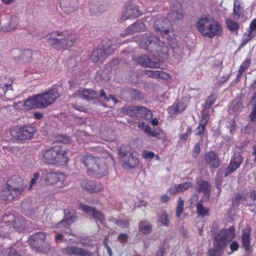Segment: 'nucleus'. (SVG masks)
Returning <instances> with one entry per match:
<instances>
[{
	"label": "nucleus",
	"mask_w": 256,
	"mask_h": 256,
	"mask_svg": "<svg viewBox=\"0 0 256 256\" xmlns=\"http://www.w3.org/2000/svg\"><path fill=\"white\" fill-rule=\"evenodd\" d=\"M13 80L8 76H2L0 77V94L4 96L7 92L12 90Z\"/></svg>",
	"instance_id": "27"
},
{
	"label": "nucleus",
	"mask_w": 256,
	"mask_h": 256,
	"mask_svg": "<svg viewBox=\"0 0 256 256\" xmlns=\"http://www.w3.org/2000/svg\"><path fill=\"white\" fill-rule=\"evenodd\" d=\"M0 256H22L12 248H8L0 252Z\"/></svg>",
	"instance_id": "42"
},
{
	"label": "nucleus",
	"mask_w": 256,
	"mask_h": 256,
	"mask_svg": "<svg viewBox=\"0 0 256 256\" xmlns=\"http://www.w3.org/2000/svg\"><path fill=\"white\" fill-rule=\"evenodd\" d=\"M170 198L167 194H163L160 196V202L162 203H166L169 201Z\"/></svg>",
	"instance_id": "64"
},
{
	"label": "nucleus",
	"mask_w": 256,
	"mask_h": 256,
	"mask_svg": "<svg viewBox=\"0 0 256 256\" xmlns=\"http://www.w3.org/2000/svg\"><path fill=\"white\" fill-rule=\"evenodd\" d=\"M192 129L191 128V127H188L185 134L180 135V138L184 141H186L188 139V136L192 133Z\"/></svg>",
	"instance_id": "55"
},
{
	"label": "nucleus",
	"mask_w": 256,
	"mask_h": 256,
	"mask_svg": "<svg viewBox=\"0 0 256 256\" xmlns=\"http://www.w3.org/2000/svg\"><path fill=\"white\" fill-rule=\"evenodd\" d=\"M186 107L187 105L182 100L174 102L170 108V113L172 114H180L184 110Z\"/></svg>",
	"instance_id": "32"
},
{
	"label": "nucleus",
	"mask_w": 256,
	"mask_h": 256,
	"mask_svg": "<svg viewBox=\"0 0 256 256\" xmlns=\"http://www.w3.org/2000/svg\"><path fill=\"white\" fill-rule=\"evenodd\" d=\"M124 167H128L130 168H134L138 166L139 164V159L134 155V154H130L126 160L122 161Z\"/></svg>",
	"instance_id": "31"
},
{
	"label": "nucleus",
	"mask_w": 256,
	"mask_h": 256,
	"mask_svg": "<svg viewBox=\"0 0 256 256\" xmlns=\"http://www.w3.org/2000/svg\"><path fill=\"white\" fill-rule=\"evenodd\" d=\"M196 26L203 36L210 38L220 36L222 33L220 24L210 15H202L196 22Z\"/></svg>",
	"instance_id": "5"
},
{
	"label": "nucleus",
	"mask_w": 256,
	"mask_h": 256,
	"mask_svg": "<svg viewBox=\"0 0 256 256\" xmlns=\"http://www.w3.org/2000/svg\"><path fill=\"white\" fill-rule=\"evenodd\" d=\"M140 3L144 6L150 7L154 4L157 0H140Z\"/></svg>",
	"instance_id": "53"
},
{
	"label": "nucleus",
	"mask_w": 256,
	"mask_h": 256,
	"mask_svg": "<svg viewBox=\"0 0 256 256\" xmlns=\"http://www.w3.org/2000/svg\"><path fill=\"white\" fill-rule=\"evenodd\" d=\"M256 36V18L253 19L250 22L249 28L243 35L242 42L239 49L243 48L249 41Z\"/></svg>",
	"instance_id": "18"
},
{
	"label": "nucleus",
	"mask_w": 256,
	"mask_h": 256,
	"mask_svg": "<svg viewBox=\"0 0 256 256\" xmlns=\"http://www.w3.org/2000/svg\"><path fill=\"white\" fill-rule=\"evenodd\" d=\"M196 190L198 193L210 194L211 190V186L209 182L204 180L201 178H199L197 179L196 182Z\"/></svg>",
	"instance_id": "28"
},
{
	"label": "nucleus",
	"mask_w": 256,
	"mask_h": 256,
	"mask_svg": "<svg viewBox=\"0 0 256 256\" xmlns=\"http://www.w3.org/2000/svg\"><path fill=\"white\" fill-rule=\"evenodd\" d=\"M89 8L91 15H96L104 12L108 6L105 0H91Z\"/></svg>",
	"instance_id": "19"
},
{
	"label": "nucleus",
	"mask_w": 256,
	"mask_h": 256,
	"mask_svg": "<svg viewBox=\"0 0 256 256\" xmlns=\"http://www.w3.org/2000/svg\"><path fill=\"white\" fill-rule=\"evenodd\" d=\"M179 190L180 192H184L194 186V184L191 182H185L178 184Z\"/></svg>",
	"instance_id": "44"
},
{
	"label": "nucleus",
	"mask_w": 256,
	"mask_h": 256,
	"mask_svg": "<svg viewBox=\"0 0 256 256\" xmlns=\"http://www.w3.org/2000/svg\"><path fill=\"white\" fill-rule=\"evenodd\" d=\"M240 5L236 6V4H234V14L236 16H238V17L240 16Z\"/></svg>",
	"instance_id": "63"
},
{
	"label": "nucleus",
	"mask_w": 256,
	"mask_h": 256,
	"mask_svg": "<svg viewBox=\"0 0 256 256\" xmlns=\"http://www.w3.org/2000/svg\"><path fill=\"white\" fill-rule=\"evenodd\" d=\"M26 188L23 180L18 176H12L3 187L1 198L4 200H14L20 196Z\"/></svg>",
	"instance_id": "7"
},
{
	"label": "nucleus",
	"mask_w": 256,
	"mask_h": 256,
	"mask_svg": "<svg viewBox=\"0 0 256 256\" xmlns=\"http://www.w3.org/2000/svg\"><path fill=\"white\" fill-rule=\"evenodd\" d=\"M252 60L250 58H246L245 60L240 66L236 76L235 80L236 82L240 81L244 72L246 71L250 67Z\"/></svg>",
	"instance_id": "33"
},
{
	"label": "nucleus",
	"mask_w": 256,
	"mask_h": 256,
	"mask_svg": "<svg viewBox=\"0 0 256 256\" xmlns=\"http://www.w3.org/2000/svg\"><path fill=\"white\" fill-rule=\"evenodd\" d=\"M128 238V236L126 234L121 233L118 236V240L122 242H126Z\"/></svg>",
	"instance_id": "58"
},
{
	"label": "nucleus",
	"mask_w": 256,
	"mask_h": 256,
	"mask_svg": "<svg viewBox=\"0 0 256 256\" xmlns=\"http://www.w3.org/2000/svg\"><path fill=\"white\" fill-rule=\"evenodd\" d=\"M64 219L57 224V228L64 232H68L70 226L78 219L74 210L66 208L64 210Z\"/></svg>",
	"instance_id": "14"
},
{
	"label": "nucleus",
	"mask_w": 256,
	"mask_h": 256,
	"mask_svg": "<svg viewBox=\"0 0 256 256\" xmlns=\"http://www.w3.org/2000/svg\"><path fill=\"white\" fill-rule=\"evenodd\" d=\"M40 174L38 172H36L34 174V177L31 179L30 183V187H32L36 182L37 180L40 178Z\"/></svg>",
	"instance_id": "57"
},
{
	"label": "nucleus",
	"mask_w": 256,
	"mask_h": 256,
	"mask_svg": "<svg viewBox=\"0 0 256 256\" xmlns=\"http://www.w3.org/2000/svg\"><path fill=\"white\" fill-rule=\"evenodd\" d=\"M143 14L139 7L134 4H130L126 6V9L121 14L120 21H124L128 19L137 18Z\"/></svg>",
	"instance_id": "15"
},
{
	"label": "nucleus",
	"mask_w": 256,
	"mask_h": 256,
	"mask_svg": "<svg viewBox=\"0 0 256 256\" xmlns=\"http://www.w3.org/2000/svg\"><path fill=\"white\" fill-rule=\"evenodd\" d=\"M116 224L117 226H120V227L122 228H126L128 226V222L127 220L126 222H124L122 220H116Z\"/></svg>",
	"instance_id": "59"
},
{
	"label": "nucleus",
	"mask_w": 256,
	"mask_h": 256,
	"mask_svg": "<svg viewBox=\"0 0 256 256\" xmlns=\"http://www.w3.org/2000/svg\"><path fill=\"white\" fill-rule=\"evenodd\" d=\"M248 117L250 122H255L256 121V100L255 101L252 111L250 113Z\"/></svg>",
	"instance_id": "48"
},
{
	"label": "nucleus",
	"mask_w": 256,
	"mask_h": 256,
	"mask_svg": "<svg viewBox=\"0 0 256 256\" xmlns=\"http://www.w3.org/2000/svg\"><path fill=\"white\" fill-rule=\"evenodd\" d=\"M242 156L238 154H234L230 158V163L225 170L224 177L226 178L233 173L240 166L243 162Z\"/></svg>",
	"instance_id": "17"
},
{
	"label": "nucleus",
	"mask_w": 256,
	"mask_h": 256,
	"mask_svg": "<svg viewBox=\"0 0 256 256\" xmlns=\"http://www.w3.org/2000/svg\"><path fill=\"white\" fill-rule=\"evenodd\" d=\"M184 201L181 196H180L176 207V216L179 218L184 211Z\"/></svg>",
	"instance_id": "41"
},
{
	"label": "nucleus",
	"mask_w": 256,
	"mask_h": 256,
	"mask_svg": "<svg viewBox=\"0 0 256 256\" xmlns=\"http://www.w3.org/2000/svg\"><path fill=\"white\" fill-rule=\"evenodd\" d=\"M236 236L234 226L228 228H222L213 236V248L208 250L209 256H222L227 244Z\"/></svg>",
	"instance_id": "2"
},
{
	"label": "nucleus",
	"mask_w": 256,
	"mask_h": 256,
	"mask_svg": "<svg viewBox=\"0 0 256 256\" xmlns=\"http://www.w3.org/2000/svg\"><path fill=\"white\" fill-rule=\"evenodd\" d=\"M178 188V184L174 185L168 190V192L170 195H174L176 193H180V192Z\"/></svg>",
	"instance_id": "54"
},
{
	"label": "nucleus",
	"mask_w": 256,
	"mask_h": 256,
	"mask_svg": "<svg viewBox=\"0 0 256 256\" xmlns=\"http://www.w3.org/2000/svg\"><path fill=\"white\" fill-rule=\"evenodd\" d=\"M19 22L20 20L18 17L15 16H12L10 22V30L15 29L18 26Z\"/></svg>",
	"instance_id": "46"
},
{
	"label": "nucleus",
	"mask_w": 256,
	"mask_h": 256,
	"mask_svg": "<svg viewBox=\"0 0 256 256\" xmlns=\"http://www.w3.org/2000/svg\"><path fill=\"white\" fill-rule=\"evenodd\" d=\"M142 154L143 158L146 159L152 158L155 156V154L154 152L147 150H143Z\"/></svg>",
	"instance_id": "50"
},
{
	"label": "nucleus",
	"mask_w": 256,
	"mask_h": 256,
	"mask_svg": "<svg viewBox=\"0 0 256 256\" xmlns=\"http://www.w3.org/2000/svg\"><path fill=\"white\" fill-rule=\"evenodd\" d=\"M162 60H158V62L153 61L146 56H142L138 58L136 62L138 64L144 68H156L159 66L158 63Z\"/></svg>",
	"instance_id": "25"
},
{
	"label": "nucleus",
	"mask_w": 256,
	"mask_h": 256,
	"mask_svg": "<svg viewBox=\"0 0 256 256\" xmlns=\"http://www.w3.org/2000/svg\"><path fill=\"white\" fill-rule=\"evenodd\" d=\"M68 150L62 146H45L39 152V158L43 163L48 166H63L69 158Z\"/></svg>",
	"instance_id": "1"
},
{
	"label": "nucleus",
	"mask_w": 256,
	"mask_h": 256,
	"mask_svg": "<svg viewBox=\"0 0 256 256\" xmlns=\"http://www.w3.org/2000/svg\"><path fill=\"white\" fill-rule=\"evenodd\" d=\"M204 160L208 166L211 168H216L220 165V159L218 154L214 151H210L205 154Z\"/></svg>",
	"instance_id": "23"
},
{
	"label": "nucleus",
	"mask_w": 256,
	"mask_h": 256,
	"mask_svg": "<svg viewBox=\"0 0 256 256\" xmlns=\"http://www.w3.org/2000/svg\"><path fill=\"white\" fill-rule=\"evenodd\" d=\"M146 74L150 78H159L160 73L158 72V70H148L146 72Z\"/></svg>",
	"instance_id": "51"
},
{
	"label": "nucleus",
	"mask_w": 256,
	"mask_h": 256,
	"mask_svg": "<svg viewBox=\"0 0 256 256\" xmlns=\"http://www.w3.org/2000/svg\"><path fill=\"white\" fill-rule=\"evenodd\" d=\"M251 230L250 228H248L242 230V244L244 248L247 250L250 248V236Z\"/></svg>",
	"instance_id": "34"
},
{
	"label": "nucleus",
	"mask_w": 256,
	"mask_h": 256,
	"mask_svg": "<svg viewBox=\"0 0 256 256\" xmlns=\"http://www.w3.org/2000/svg\"><path fill=\"white\" fill-rule=\"evenodd\" d=\"M142 128L146 134H148L149 136H150V132H152V130L150 126H149L148 125H144V122L142 124Z\"/></svg>",
	"instance_id": "62"
},
{
	"label": "nucleus",
	"mask_w": 256,
	"mask_h": 256,
	"mask_svg": "<svg viewBox=\"0 0 256 256\" xmlns=\"http://www.w3.org/2000/svg\"><path fill=\"white\" fill-rule=\"evenodd\" d=\"M36 132V128L32 124L16 126L10 129L12 136L20 140L32 138Z\"/></svg>",
	"instance_id": "11"
},
{
	"label": "nucleus",
	"mask_w": 256,
	"mask_h": 256,
	"mask_svg": "<svg viewBox=\"0 0 256 256\" xmlns=\"http://www.w3.org/2000/svg\"><path fill=\"white\" fill-rule=\"evenodd\" d=\"M131 98L134 100H140L144 98L143 94L139 90L136 89H130L129 92Z\"/></svg>",
	"instance_id": "40"
},
{
	"label": "nucleus",
	"mask_w": 256,
	"mask_h": 256,
	"mask_svg": "<svg viewBox=\"0 0 256 256\" xmlns=\"http://www.w3.org/2000/svg\"><path fill=\"white\" fill-rule=\"evenodd\" d=\"M71 141L70 136L65 135H58L56 136V142L60 143L68 144Z\"/></svg>",
	"instance_id": "45"
},
{
	"label": "nucleus",
	"mask_w": 256,
	"mask_h": 256,
	"mask_svg": "<svg viewBox=\"0 0 256 256\" xmlns=\"http://www.w3.org/2000/svg\"><path fill=\"white\" fill-rule=\"evenodd\" d=\"M145 29L146 26L142 22L137 21L125 29L121 35L122 36H126L128 34H132L134 32H139L144 31Z\"/></svg>",
	"instance_id": "24"
},
{
	"label": "nucleus",
	"mask_w": 256,
	"mask_h": 256,
	"mask_svg": "<svg viewBox=\"0 0 256 256\" xmlns=\"http://www.w3.org/2000/svg\"><path fill=\"white\" fill-rule=\"evenodd\" d=\"M200 152V144L199 143L196 144L192 150V156L194 158H196Z\"/></svg>",
	"instance_id": "49"
},
{
	"label": "nucleus",
	"mask_w": 256,
	"mask_h": 256,
	"mask_svg": "<svg viewBox=\"0 0 256 256\" xmlns=\"http://www.w3.org/2000/svg\"><path fill=\"white\" fill-rule=\"evenodd\" d=\"M210 115L208 114H202V118L200 121L197 128L194 130V134L196 136H200L206 130V126L210 120Z\"/></svg>",
	"instance_id": "29"
},
{
	"label": "nucleus",
	"mask_w": 256,
	"mask_h": 256,
	"mask_svg": "<svg viewBox=\"0 0 256 256\" xmlns=\"http://www.w3.org/2000/svg\"><path fill=\"white\" fill-rule=\"evenodd\" d=\"M226 24L228 28L231 32H238L240 29V24L237 22H236L232 19L228 18L226 20Z\"/></svg>",
	"instance_id": "37"
},
{
	"label": "nucleus",
	"mask_w": 256,
	"mask_h": 256,
	"mask_svg": "<svg viewBox=\"0 0 256 256\" xmlns=\"http://www.w3.org/2000/svg\"><path fill=\"white\" fill-rule=\"evenodd\" d=\"M183 18L184 14L182 12L172 10L168 14V18H160L155 20L154 28L157 31L163 32L164 35H166L170 32V28L172 26V22L169 19L175 22Z\"/></svg>",
	"instance_id": "9"
},
{
	"label": "nucleus",
	"mask_w": 256,
	"mask_h": 256,
	"mask_svg": "<svg viewBox=\"0 0 256 256\" xmlns=\"http://www.w3.org/2000/svg\"><path fill=\"white\" fill-rule=\"evenodd\" d=\"M162 134H163V132L161 130H156L154 129L152 130V132H150V136L154 138H158Z\"/></svg>",
	"instance_id": "56"
},
{
	"label": "nucleus",
	"mask_w": 256,
	"mask_h": 256,
	"mask_svg": "<svg viewBox=\"0 0 256 256\" xmlns=\"http://www.w3.org/2000/svg\"><path fill=\"white\" fill-rule=\"evenodd\" d=\"M160 73V76L158 78H160L162 80H168L170 78V74L164 71L158 70Z\"/></svg>",
	"instance_id": "61"
},
{
	"label": "nucleus",
	"mask_w": 256,
	"mask_h": 256,
	"mask_svg": "<svg viewBox=\"0 0 256 256\" xmlns=\"http://www.w3.org/2000/svg\"><path fill=\"white\" fill-rule=\"evenodd\" d=\"M82 162L88 169L89 174L101 177L108 173V166L102 160L90 155L83 157Z\"/></svg>",
	"instance_id": "8"
},
{
	"label": "nucleus",
	"mask_w": 256,
	"mask_h": 256,
	"mask_svg": "<svg viewBox=\"0 0 256 256\" xmlns=\"http://www.w3.org/2000/svg\"><path fill=\"white\" fill-rule=\"evenodd\" d=\"M158 222L161 223L162 225L168 226H169V220L168 214L166 213L162 214L158 219Z\"/></svg>",
	"instance_id": "47"
},
{
	"label": "nucleus",
	"mask_w": 256,
	"mask_h": 256,
	"mask_svg": "<svg viewBox=\"0 0 256 256\" xmlns=\"http://www.w3.org/2000/svg\"><path fill=\"white\" fill-rule=\"evenodd\" d=\"M232 242L230 245V248L231 250V253L237 251L239 248L240 245L236 241H231Z\"/></svg>",
	"instance_id": "52"
},
{
	"label": "nucleus",
	"mask_w": 256,
	"mask_h": 256,
	"mask_svg": "<svg viewBox=\"0 0 256 256\" xmlns=\"http://www.w3.org/2000/svg\"><path fill=\"white\" fill-rule=\"evenodd\" d=\"M139 231L144 234H149L152 232V225L146 222L142 221L139 223Z\"/></svg>",
	"instance_id": "38"
},
{
	"label": "nucleus",
	"mask_w": 256,
	"mask_h": 256,
	"mask_svg": "<svg viewBox=\"0 0 256 256\" xmlns=\"http://www.w3.org/2000/svg\"><path fill=\"white\" fill-rule=\"evenodd\" d=\"M66 176L60 171L45 170L42 174L41 180L48 186H53L58 182L64 184L66 180Z\"/></svg>",
	"instance_id": "12"
},
{
	"label": "nucleus",
	"mask_w": 256,
	"mask_h": 256,
	"mask_svg": "<svg viewBox=\"0 0 256 256\" xmlns=\"http://www.w3.org/2000/svg\"><path fill=\"white\" fill-rule=\"evenodd\" d=\"M80 208L86 214H91L92 218L96 220L102 222L104 220V216L102 213L96 210L95 208H92L90 206L81 204L80 206Z\"/></svg>",
	"instance_id": "22"
},
{
	"label": "nucleus",
	"mask_w": 256,
	"mask_h": 256,
	"mask_svg": "<svg viewBox=\"0 0 256 256\" xmlns=\"http://www.w3.org/2000/svg\"><path fill=\"white\" fill-rule=\"evenodd\" d=\"M73 96L74 98H79L86 100H90L98 98L99 97H102L106 101H110L112 100L115 104L118 102V100L112 94H110L109 96H106V92L103 89L100 91V94L94 90L91 89L81 88L78 90L76 92L73 94Z\"/></svg>",
	"instance_id": "10"
},
{
	"label": "nucleus",
	"mask_w": 256,
	"mask_h": 256,
	"mask_svg": "<svg viewBox=\"0 0 256 256\" xmlns=\"http://www.w3.org/2000/svg\"><path fill=\"white\" fill-rule=\"evenodd\" d=\"M46 38L50 44L58 50L72 46L77 38L76 34L70 30L54 31Z\"/></svg>",
	"instance_id": "4"
},
{
	"label": "nucleus",
	"mask_w": 256,
	"mask_h": 256,
	"mask_svg": "<svg viewBox=\"0 0 256 256\" xmlns=\"http://www.w3.org/2000/svg\"><path fill=\"white\" fill-rule=\"evenodd\" d=\"M133 152L129 150V148L126 146H122L118 150V154L120 158V160H126V158L132 154Z\"/></svg>",
	"instance_id": "39"
},
{
	"label": "nucleus",
	"mask_w": 256,
	"mask_h": 256,
	"mask_svg": "<svg viewBox=\"0 0 256 256\" xmlns=\"http://www.w3.org/2000/svg\"><path fill=\"white\" fill-rule=\"evenodd\" d=\"M46 240L45 233L42 232H36L30 236L28 240L30 244L36 249L39 250L40 246L44 244Z\"/></svg>",
	"instance_id": "20"
},
{
	"label": "nucleus",
	"mask_w": 256,
	"mask_h": 256,
	"mask_svg": "<svg viewBox=\"0 0 256 256\" xmlns=\"http://www.w3.org/2000/svg\"><path fill=\"white\" fill-rule=\"evenodd\" d=\"M59 97L60 94L57 90L50 89L47 92L30 97L25 100L24 106L26 110L44 108L54 103Z\"/></svg>",
	"instance_id": "3"
},
{
	"label": "nucleus",
	"mask_w": 256,
	"mask_h": 256,
	"mask_svg": "<svg viewBox=\"0 0 256 256\" xmlns=\"http://www.w3.org/2000/svg\"><path fill=\"white\" fill-rule=\"evenodd\" d=\"M136 106H126L120 109L121 112L126 116L136 118Z\"/></svg>",
	"instance_id": "35"
},
{
	"label": "nucleus",
	"mask_w": 256,
	"mask_h": 256,
	"mask_svg": "<svg viewBox=\"0 0 256 256\" xmlns=\"http://www.w3.org/2000/svg\"><path fill=\"white\" fill-rule=\"evenodd\" d=\"M136 38V42H139L141 48L144 49H148L150 48H154L161 59H164L165 58L163 56H168V46L154 35L151 34H146L138 36Z\"/></svg>",
	"instance_id": "6"
},
{
	"label": "nucleus",
	"mask_w": 256,
	"mask_h": 256,
	"mask_svg": "<svg viewBox=\"0 0 256 256\" xmlns=\"http://www.w3.org/2000/svg\"><path fill=\"white\" fill-rule=\"evenodd\" d=\"M78 0H60V4L62 12L66 14L74 12L76 8Z\"/></svg>",
	"instance_id": "21"
},
{
	"label": "nucleus",
	"mask_w": 256,
	"mask_h": 256,
	"mask_svg": "<svg viewBox=\"0 0 256 256\" xmlns=\"http://www.w3.org/2000/svg\"><path fill=\"white\" fill-rule=\"evenodd\" d=\"M196 212L198 214L202 217L210 215V209L204 207L202 200L199 201L196 206Z\"/></svg>",
	"instance_id": "36"
},
{
	"label": "nucleus",
	"mask_w": 256,
	"mask_h": 256,
	"mask_svg": "<svg viewBox=\"0 0 256 256\" xmlns=\"http://www.w3.org/2000/svg\"><path fill=\"white\" fill-rule=\"evenodd\" d=\"M114 45L110 44L108 48H104L102 44H100L98 48L94 50L90 56V60L95 62H102L108 56L114 52Z\"/></svg>",
	"instance_id": "13"
},
{
	"label": "nucleus",
	"mask_w": 256,
	"mask_h": 256,
	"mask_svg": "<svg viewBox=\"0 0 256 256\" xmlns=\"http://www.w3.org/2000/svg\"><path fill=\"white\" fill-rule=\"evenodd\" d=\"M61 252L69 256H93L94 254L90 250L76 246H68L62 248Z\"/></svg>",
	"instance_id": "16"
},
{
	"label": "nucleus",
	"mask_w": 256,
	"mask_h": 256,
	"mask_svg": "<svg viewBox=\"0 0 256 256\" xmlns=\"http://www.w3.org/2000/svg\"><path fill=\"white\" fill-rule=\"evenodd\" d=\"M81 186L82 188L90 192H98L103 188L100 183L86 180L82 181Z\"/></svg>",
	"instance_id": "26"
},
{
	"label": "nucleus",
	"mask_w": 256,
	"mask_h": 256,
	"mask_svg": "<svg viewBox=\"0 0 256 256\" xmlns=\"http://www.w3.org/2000/svg\"><path fill=\"white\" fill-rule=\"evenodd\" d=\"M216 100V97L215 94H210L207 100L204 104V108L206 109H209L211 108V106L214 104Z\"/></svg>",
	"instance_id": "43"
},
{
	"label": "nucleus",
	"mask_w": 256,
	"mask_h": 256,
	"mask_svg": "<svg viewBox=\"0 0 256 256\" xmlns=\"http://www.w3.org/2000/svg\"><path fill=\"white\" fill-rule=\"evenodd\" d=\"M136 118H143L146 120H150L153 114L152 112L144 106H136Z\"/></svg>",
	"instance_id": "30"
},
{
	"label": "nucleus",
	"mask_w": 256,
	"mask_h": 256,
	"mask_svg": "<svg viewBox=\"0 0 256 256\" xmlns=\"http://www.w3.org/2000/svg\"><path fill=\"white\" fill-rule=\"evenodd\" d=\"M165 252V244H164L162 246L160 247L156 253V256H164Z\"/></svg>",
	"instance_id": "60"
}]
</instances>
